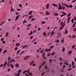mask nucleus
I'll use <instances>...</instances> for the list:
<instances>
[{"instance_id": "21", "label": "nucleus", "mask_w": 76, "mask_h": 76, "mask_svg": "<svg viewBox=\"0 0 76 76\" xmlns=\"http://www.w3.org/2000/svg\"><path fill=\"white\" fill-rule=\"evenodd\" d=\"M16 47L20 46V43H17L16 45Z\"/></svg>"}, {"instance_id": "2", "label": "nucleus", "mask_w": 76, "mask_h": 76, "mask_svg": "<svg viewBox=\"0 0 76 76\" xmlns=\"http://www.w3.org/2000/svg\"><path fill=\"white\" fill-rule=\"evenodd\" d=\"M19 17H20V15H17L15 18V20H16V21H17L18 19H19Z\"/></svg>"}, {"instance_id": "29", "label": "nucleus", "mask_w": 76, "mask_h": 76, "mask_svg": "<svg viewBox=\"0 0 76 76\" xmlns=\"http://www.w3.org/2000/svg\"><path fill=\"white\" fill-rule=\"evenodd\" d=\"M54 34V31H52L51 32V34L52 35H53Z\"/></svg>"}, {"instance_id": "13", "label": "nucleus", "mask_w": 76, "mask_h": 76, "mask_svg": "<svg viewBox=\"0 0 76 76\" xmlns=\"http://www.w3.org/2000/svg\"><path fill=\"white\" fill-rule=\"evenodd\" d=\"M32 14V11H31L29 12V13L28 14V15H31Z\"/></svg>"}, {"instance_id": "58", "label": "nucleus", "mask_w": 76, "mask_h": 76, "mask_svg": "<svg viewBox=\"0 0 76 76\" xmlns=\"http://www.w3.org/2000/svg\"><path fill=\"white\" fill-rule=\"evenodd\" d=\"M27 22V21L26 20H24L23 22V23H26Z\"/></svg>"}, {"instance_id": "51", "label": "nucleus", "mask_w": 76, "mask_h": 76, "mask_svg": "<svg viewBox=\"0 0 76 76\" xmlns=\"http://www.w3.org/2000/svg\"><path fill=\"white\" fill-rule=\"evenodd\" d=\"M4 65V64H1L0 65V67H3V66Z\"/></svg>"}, {"instance_id": "35", "label": "nucleus", "mask_w": 76, "mask_h": 76, "mask_svg": "<svg viewBox=\"0 0 76 76\" xmlns=\"http://www.w3.org/2000/svg\"><path fill=\"white\" fill-rule=\"evenodd\" d=\"M12 6L11 7V11H12V12H14V9H13V8H12Z\"/></svg>"}, {"instance_id": "45", "label": "nucleus", "mask_w": 76, "mask_h": 76, "mask_svg": "<svg viewBox=\"0 0 76 76\" xmlns=\"http://www.w3.org/2000/svg\"><path fill=\"white\" fill-rule=\"evenodd\" d=\"M75 45H73L72 46V48H73V49L75 48Z\"/></svg>"}, {"instance_id": "37", "label": "nucleus", "mask_w": 76, "mask_h": 76, "mask_svg": "<svg viewBox=\"0 0 76 76\" xmlns=\"http://www.w3.org/2000/svg\"><path fill=\"white\" fill-rule=\"evenodd\" d=\"M7 50H4L3 52L4 54L5 53H7Z\"/></svg>"}, {"instance_id": "15", "label": "nucleus", "mask_w": 76, "mask_h": 76, "mask_svg": "<svg viewBox=\"0 0 76 76\" xmlns=\"http://www.w3.org/2000/svg\"><path fill=\"white\" fill-rule=\"evenodd\" d=\"M52 5H53V6H54V7H57L58 6V5L56 4H52Z\"/></svg>"}, {"instance_id": "64", "label": "nucleus", "mask_w": 76, "mask_h": 76, "mask_svg": "<svg viewBox=\"0 0 76 76\" xmlns=\"http://www.w3.org/2000/svg\"><path fill=\"white\" fill-rule=\"evenodd\" d=\"M15 76H20L19 75H18V74H15Z\"/></svg>"}, {"instance_id": "32", "label": "nucleus", "mask_w": 76, "mask_h": 76, "mask_svg": "<svg viewBox=\"0 0 76 76\" xmlns=\"http://www.w3.org/2000/svg\"><path fill=\"white\" fill-rule=\"evenodd\" d=\"M53 48H54V46L52 45L50 47V48L49 49H50V50L51 51V50Z\"/></svg>"}, {"instance_id": "8", "label": "nucleus", "mask_w": 76, "mask_h": 76, "mask_svg": "<svg viewBox=\"0 0 76 76\" xmlns=\"http://www.w3.org/2000/svg\"><path fill=\"white\" fill-rule=\"evenodd\" d=\"M71 18V17H69L68 18V20H67V23H69V22H70V20Z\"/></svg>"}, {"instance_id": "12", "label": "nucleus", "mask_w": 76, "mask_h": 76, "mask_svg": "<svg viewBox=\"0 0 76 76\" xmlns=\"http://www.w3.org/2000/svg\"><path fill=\"white\" fill-rule=\"evenodd\" d=\"M64 6H66V7H68V8H70V7H69V6H68V5H67V4H64Z\"/></svg>"}, {"instance_id": "3", "label": "nucleus", "mask_w": 76, "mask_h": 76, "mask_svg": "<svg viewBox=\"0 0 76 76\" xmlns=\"http://www.w3.org/2000/svg\"><path fill=\"white\" fill-rule=\"evenodd\" d=\"M45 52H48V51H51V50H50V49H46L45 50Z\"/></svg>"}, {"instance_id": "28", "label": "nucleus", "mask_w": 76, "mask_h": 76, "mask_svg": "<svg viewBox=\"0 0 76 76\" xmlns=\"http://www.w3.org/2000/svg\"><path fill=\"white\" fill-rule=\"evenodd\" d=\"M54 54H55V52H52V53H51V56H54Z\"/></svg>"}, {"instance_id": "60", "label": "nucleus", "mask_w": 76, "mask_h": 76, "mask_svg": "<svg viewBox=\"0 0 76 76\" xmlns=\"http://www.w3.org/2000/svg\"><path fill=\"white\" fill-rule=\"evenodd\" d=\"M66 67V65H63V69H64Z\"/></svg>"}, {"instance_id": "41", "label": "nucleus", "mask_w": 76, "mask_h": 76, "mask_svg": "<svg viewBox=\"0 0 76 76\" xmlns=\"http://www.w3.org/2000/svg\"><path fill=\"white\" fill-rule=\"evenodd\" d=\"M18 49V47H16L15 48V51H16Z\"/></svg>"}, {"instance_id": "24", "label": "nucleus", "mask_w": 76, "mask_h": 76, "mask_svg": "<svg viewBox=\"0 0 76 76\" xmlns=\"http://www.w3.org/2000/svg\"><path fill=\"white\" fill-rule=\"evenodd\" d=\"M9 33H8V32H7L5 34V37H7L9 35Z\"/></svg>"}, {"instance_id": "49", "label": "nucleus", "mask_w": 76, "mask_h": 76, "mask_svg": "<svg viewBox=\"0 0 76 76\" xmlns=\"http://www.w3.org/2000/svg\"><path fill=\"white\" fill-rule=\"evenodd\" d=\"M1 41H2L4 40V38H3V37L1 38Z\"/></svg>"}, {"instance_id": "17", "label": "nucleus", "mask_w": 76, "mask_h": 76, "mask_svg": "<svg viewBox=\"0 0 76 76\" xmlns=\"http://www.w3.org/2000/svg\"><path fill=\"white\" fill-rule=\"evenodd\" d=\"M68 33V31L67 30H65L64 32V34H67Z\"/></svg>"}, {"instance_id": "59", "label": "nucleus", "mask_w": 76, "mask_h": 76, "mask_svg": "<svg viewBox=\"0 0 76 76\" xmlns=\"http://www.w3.org/2000/svg\"><path fill=\"white\" fill-rule=\"evenodd\" d=\"M72 70V68H70L68 69V71H70V70Z\"/></svg>"}, {"instance_id": "20", "label": "nucleus", "mask_w": 76, "mask_h": 76, "mask_svg": "<svg viewBox=\"0 0 76 76\" xmlns=\"http://www.w3.org/2000/svg\"><path fill=\"white\" fill-rule=\"evenodd\" d=\"M76 22H74V23L73 24V26H72V28H74L75 26H76Z\"/></svg>"}, {"instance_id": "27", "label": "nucleus", "mask_w": 76, "mask_h": 76, "mask_svg": "<svg viewBox=\"0 0 76 76\" xmlns=\"http://www.w3.org/2000/svg\"><path fill=\"white\" fill-rule=\"evenodd\" d=\"M63 39H62L61 40V43H62V44H63V42H64V38H62Z\"/></svg>"}, {"instance_id": "16", "label": "nucleus", "mask_w": 76, "mask_h": 76, "mask_svg": "<svg viewBox=\"0 0 76 76\" xmlns=\"http://www.w3.org/2000/svg\"><path fill=\"white\" fill-rule=\"evenodd\" d=\"M45 14L47 16H49L50 15L48 12H46Z\"/></svg>"}, {"instance_id": "4", "label": "nucleus", "mask_w": 76, "mask_h": 76, "mask_svg": "<svg viewBox=\"0 0 76 76\" xmlns=\"http://www.w3.org/2000/svg\"><path fill=\"white\" fill-rule=\"evenodd\" d=\"M29 57H30V56H26V57L24 58V60H27V59H28V58H29Z\"/></svg>"}, {"instance_id": "31", "label": "nucleus", "mask_w": 76, "mask_h": 76, "mask_svg": "<svg viewBox=\"0 0 76 76\" xmlns=\"http://www.w3.org/2000/svg\"><path fill=\"white\" fill-rule=\"evenodd\" d=\"M7 61H6L4 64V66H6V64H7Z\"/></svg>"}, {"instance_id": "54", "label": "nucleus", "mask_w": 76, "mask_h": 76, "mask_svg": "<svg viewBox=\"0 0 76 76\" xmlns=\"http://www.w3.org/2000/svg\"><path fill=\"white\" fill-rule=\"evenodd\" d=\"M73 30L75 31V32H76V26L75 27V28H74L73 29Z\"/></svg>"}, {"instance_id": "7", "label": "nucleus", "mask_w": 76, "mask_h": 76, "mask_svg": "<svg viewBox=\"0 0 76 76\" xmlns=\"http://www.w3.org/2000/svg\"><path fill=\"white\" fill-rule=\"evenodd\" d=\"M49 6H50V4H48L46 6V8L48 9H49Z\"/></svg>"}, {"instance_id": "33", "label": "nucleus", "mask_w": 76, "mask_h": 76, "mask_svg": "<svg viewBox=\"0 0 76 76\" xmlns=\"http://www.w3.org/2000/svg\"><path fill=\"white\" fill-rule=\"evenodd\" d=\"M32 34H33V32L32 31H31L30 33H29V35H32Z\"/></svg>"}, {"instance_id": "23", "label": "nucleus", "mask_w": 76, "mask_h": 76, "mask_svg": "<svg viewBox=\"0 0 76 76\" xmlns=\"http://www.w3.org/2000/svg\"><path fill=\"white\" fill-rule=\"evenodd\" d=\"M68 53L69 54V55H71V54H72V51H69Z\"/></svg>"}, {"instance_id": "25", "label": "nucleus", "mask_w": 76, "mask_h": 76, "mask_svg": "<svg viewBox=\"0 0 76 76\" xmlns=\"http://www.w3.org/2000/svg\"><path fill=\"white\" fill-rule=\"evenodd\" d=\"M61 13H62L64 14L63 15H64V16H65V15H66V13L64 12L61 11Z\"/></svg>"}, {"instance_id": "43", "label": "nucleus", "mask_w": 76, "mask_h": 76, "mask_svg": "<svg viewBox=\"0 0 76 76\" xmlns=\"http://www.w3.org/2000/svg\"><path fill=\"white\" fill-rule=\"evenodd\" d=\"M26 72H27V70H25V71H24L23 72V73H26Z\"/></svg>"}, {"instance_id": "1", "label": "nucleus", "mask_w": 76, "mask_h": 76, "mask_svg": "<svg viewBox=\"0 0 76 76\" xmlns=\"http://www.w3.org/2000/svg\"><path fill=\"white\" fill-rule=\"evenodd\" d=\"M22 69H19L17 72L18 73V75H19L20 76V73L22 72Z\"/></svg>"}, {"instance_id": "11", "label": "nucleus", "mask_w": 76, "mask_h": 76, "mask_svg": "<svg viewBox=\"0 0 76 76\" xmlns=\"http://www.w3.org/2000/svg\"><path fill=\"white\" fill-rule=\"evenodd\" d=\"M35 63V61H32L30 64V66H32V64H33V63Z\"/></svg>"}, {"instance_id": "47", "label": "nucleus", "mask_w": 76, "mask_h": 76, "mask_svg": "<svg viewBox=\"0 0 76 76\" xmlns=\"http://www.w3.org/2000/svg\"><path fill=\"white\" fill-rule=\"evenodd\" d=\"M75 64V62L74 61H72V66H73Z\"/></svg>"}, {"instance_id": "14", "label": "nucleus", "mask_w": 76, "mask_h": 76, "mask_svg": "<svg viewBox=\"0 0 76 76\" xmlns=\"http://www.w3.org/2000/svg\"><path fill=\"white\" fill-rule=\"evenodd\" d=\"M46 63V62H45V61H44L41 64L42 66H43L44 65H45V64Z\"/></svg>"}, {"instance_id": "38", "label": "nucleus", "mask_w": 76, "mask_h": 76, "mask_svg": "<svg viewBox=\"0 0 76 76\" xmlns=\"http://www.w3.org/2000/svg\"><path fill=\"white\" fill-rule=\"evenodd\" d=\"M72 38L73 39L75 38H76V35H73L72 36Z\"/></svg>"}, {"instance_id": "30", "label": "nucleus", "mask_w": 76, "mask_h": 76, "mask_svg": "<svg viewBox=\"0 0 76 76\" xmlns=\"http://www.w3.org/2000/svg\"><path fill=\"white\" fill-rule=\"evenodd\" d=\"M10 65V66L12 67V69H13V68H14V66H13V65L12 64H11Z\"/></svg>"}, {"instance_id": "55", "label": "nucleus", "mask_w": 76, "mask_h": 76, "mask_svg": "<svg viewBox=\"0 0 76 76\" xmlns=\"http://www.w3.org/2000/svg\"><path fill=\"white\" fill-rule=\"evenodd\" d=\"M29 75H29V76H32V73H29Z\"/></svg>"}, {"instance_id": "10", "label": "nucleus", "mask_w": 76, "mask_h": 76, "mask_svg": "<svg viewBox=\"0 0 76 76\" xmlns=\"http://www.w3.org/2000/svg\"><path fill=\"white\" fill-rule=\"evenodd\" d=\"M15 66L16 67L18 68V67H19V64L18 63H16L15 64Z\"/></svg>"}, {"instance_id": "34", "label": "nucleus", "mask_w": 76, "mask_h": 76, "mask_svg": "<svg viewBox=\"0 0 76 76\" xmlns=\"http://www.w3.org/2000/svg\"><path fill=\"white\" fill-rule=\"evenodd\" d=\"M59 41L58 40V39H57V40H56V41H55V42H56V43H58V42H59Z\"/></svg>"}, {"instance_id": "36", "label": "nucleus", "mask_w": 76, "mask_h": 76, "mask_svg": "<svg viewBox=\"0 0 76 76\" xmlns=\"http://www.w3.org/2000/svg\"><path fill=\"white\" fill-rule=\"evenodd\" d=\"M42 65H41L39 66V70H40L41 69V68H42Z\"/></svg>"}, {"instance_id": "48", "label": "nucleus", "mask_w": 76, "mask_h": 76, "mask_svg": "<svg viewBox=\"0 0 76 76\" xmlns=\"http://www.w3.org/2000/svg\"><path fill=\"white\" fill-rule=\"evenodd\" d=\"M49 61H50V63L51 64L52 63V61H51V59H49Z\"/></svg>"}, {"instance_id": "40", "label": "nucleus", "mask_w": 76, "mask_h": 76, "mask_svg": "<svg viewBox=\"0 0 76 76\" xmlns=\"http://www.w3.org/2000/svg\"><path fill=\"white\" fill-rule=\"evenodd\" d=\"M71 15V13H69V15L67 16V18H68Z\"/></svg>"}, {"instance_id": "52", "label": "nucleus", "mask_w": 76, "mask_h": 76, "mask_svg": "<svg viewBox=\"0 0 76 76\" xmlns=\"http://www.w3.org/2000/svg\"><path fill=\"white\" fill-rule=\"evenodd\" d=\"M3 23H4V21H3L2 23L0 24V26H1V25H3Z\"/></svg>"}, {"instance_id": "26", "label": "nucleus", "mask_w": 76, "mask_h": 76, "mask_svg": "<svg viewBox=\"0 0 76 76\" xmlns=\"http://www.w3.org/2000/svg\"><path fill=\"white\" fill-rule=\"evenodd\" d=\"M45 69L46 70H47L48 69V66H47V65H45Z\"/></svg>"}, {"instance_id": "22", "label": "nucleus", "mask_w": 76, "mask_h": 76, "mask_svg": "<svg viewBox=\"0 0 76 76\" xmlns=\"http://www.w3.org/2000/svg\"><path fill=\"white\" fill-rule=\"evenodd\" d=\"M33 16L32 15H31L28 18L29 19H31V18H33Z\"/></svg>"}, {"instance_id": "5", "label": "nucleus", "mask_w": 76, "mask_h": 76, "mask_svg": "<svg viewBox=\"0 0 76 76\" xmlns=\"http://www.w3.org/2000/svg\"><path fill=\"white\" fill-rule=\"evenodd\" d=\"M43 36H44V37H47V35L46 34V33H45V32H43Z\"/></svg>"}, {"instance_id": "9", "label": "nucleus", "mask_w": 76, "mask_h": 76, "mask_svg": "<svg viewBox=\"0 0 76 76\" xmlns=\"http://www.w3.org/2000/svg\"><path fill=\"white\" fill-rule=\"evenodd\" d=\"M54 15L55 16H58V14L57 13H54Z\"/></svg>"}, {"instance_id": "57", "label": "nucleus", "mask_w": 76, "mask_h": 76, "mask_svg": "<svg viewBox=\"0 0 76 76\" xmlns=\"http://www.w3.org/2000/svg\"><path fill=\"white\" fill-rule=\"evenodd\" d=\"M10 59H11L10 57H9L8 58V61H10Z\"/></svg>"}, {"instance_id": "63", "label": "nucleus", "mask_w": 76, "mask_h": 76, "mask_svg": "<svg viewBox=\"0 0 76 76\" xmlns=\"http://www.w3.org/2000/svg\"><path fill=\"white\" fill-rule=\"evenodd\" d=\"M50 53H49L48 54H47V56H50Z\"/></svg>"}, {"instance_id": "19", "label": "nucleus", "mask_w": 76, "mask_h": 76, "mask_svg": "<svg viewBox=\"0 0 76 76\" xmlns=\"http://www.w3.org/2000/svg\"><path fill=\"white\" fill-rule=\"evenodd\" d=\"M65 23L64 22L63 23V24L61 25V26H62V27H64L65 26Z\"/></svg>"}, {"instance_id": "46", "label": "nucleus", "mask_w": 76, "mask_h": 76, "mask_svg": "<svg viewBox=\"0 0 76 76\" xmlns=\"http://www.w3.org/2000/svg\"><path fill=\"white\" fill-rule=\"evenodd\" d=\"M33 33H35V32H37V30H34L33 31Z\"/></svg>"}, {"instance_id": "39", "label": "nucleus", "mask_w": 76, "mask_h": 76, "mask_svg": "<svg viewBox=\"0 0 76 76\" xmlns=\"http://www.w3.org/2000/svg\"><path fill=\"white\" fill-rule=\"evenodd\" d=\"M41 23L42 24H45V22L43 21V22H41Z\"/></svg>"}, {"instance_id": "61", "label": "nucleus", "mask_w": 76, "mask_h": 76, "mask_svg": "<svg viewBox=\"0 0 76 76\" xmlns=\"http://www.w3.org/2000/svg\"><path fill=\"white\" fill-rule=\"evenodd\" d=\"M20 7H22V4H19Z\"/></svg>"}, {"instance_id": "53", "label": "nucleus", "mask_w": 76, "mask_h": 76, "mask_svg": "<svg viewBox=\"0 0 76 76\" xmlns=\"http://www.w3.org/2000/svg\"><path fill=\"white\" fill-rule=\"evenodd\" d=\"M20 50H18V51H17V53H18V54H19V53H20Z\"/></svg>"}, {"instance_id": "42", "label": "nucleus", "mask_w": 76, "mask_h": 76, "mask_svg": "<svg viewBox=\"0 0 76 76\" xmlns=\"http://www.w3.org/2000/svg\"><path fill=\"white\" fill-rule=\"evenodd\" d=\"M63 27H62V26H61V27H60V28H59V30H61L62 29H63Z\"/></svg>"}, {"instance_id": "50", "label": "nucleus", "mask_w": 76, "mask_h": 76, "mask_svg": "<svg viewBox=\"0 0 76 76\" xmlns=\"http://www.w3.org/2000/svg\"><path fill=\"white\" fill-rule=\"evenodd\" d=\"M69 7H70V8H72L73 7V6L72 5H69Z\"/></svg>"}, {"instance_id": "44", "label": "nucleus", "mask_w": 76, "mask_h": 76, "mask_svg": "<svg viewBox=\"0 0 76 76\" xmlns=\"http://www.w3.org/2000/svg\"><path fill=\"white\" fill-rule=\"evenodd\" d=\"M65 51V49H64V48H63V49H62V52H64Z\"/></svg>"}, {"instance_id": "56", "label": "nucleus", "mask_w": 76, "mask_h": 76, "mask_svg": "<svg viewBox=\"0 0 76 76\" xmlns=\"http://www.w3.org/2000/svg\"><path fill=\"white\" fill-rule=\"evenodd\" d=\"M71 21L72 23H74V20H73V19H72Z\"/></svg>"}, {"instance_id": "18", "label": "nucleus", "mask_w": 76, "mask_h": 76, "mask_svg": "<svg viewBox=\"0 0 76 76\" xmlns=\"http://www.w3.org/2000/svg\"><path fill=\"white\" fill-rule=\"evenodd\" d=\"M45 53L44 52L42 55V57H44V56H45Z\"/></svg>"}, {"instance_id": "62", "label": "nucleus", "mask_w": 76, "mask_h": 76, "mask_svg": "<svg viewBox=\"0 0 76 76\" xmlns=\"http://www.w3.org/2000/svg\"><path fill=\"white\" fill-rule=\"evenodd\" d=\"M59 60H60L61 61V60H63V59L61 58H59Z\"/></svg>"}, {"instance_id": "6", "label": "nucleus", "mask_w": 76, "mask_h": 76, "mask_svg": "<svg viewBox=\"0 0 76 76\" xmlns=\"http://www.w3.org/2000/svg\"><path fill=\"white\" fill-rule=\"evenodd\" d=\"M58 9H59V10H61V9H63V7H62L61 6H59Z\"/></svg>"}]
</instances>
